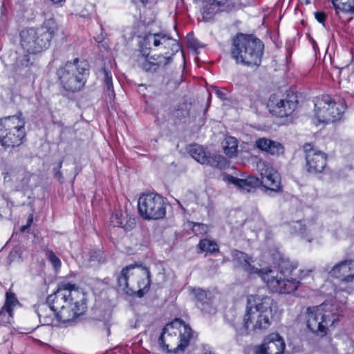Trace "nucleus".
<instances>
[{
	"label": "nucleus",
	"instance_id": "f257e3e1",
	"mask_svg": "<svg viewBox=\"0 0 354 354\" xmlns=\"http://www.w3.org/2000/svg\"><path fill=\"white\" fill-rule=\"evenodd\" d=\"M86 294L82 288L68 282L59 283L57 290L38 306L37 313L42 325H53L55 318L72 323L86 310Z\"/></svg>",
	"mask_w": 354,
	"mask_h": 354
},
{
	"label": "nucleus",
	"instance_id": "f03ea898",
	"mask_svg": "<svg viewBox=\"0 0 354 354\" xmlns=\"http://www.w3.org/2000/svg\"><path fill=\"white\" fill-rule=\"evenodd\" d=\"M57 30V25L53 19H48L37 28H28L20 32V44L28 53L18 56L14 64L15 71L22 74L24 69L32 66L35 55L46 50Z\"/></svg>",
	"mask_w": 354,
	"mask_h": 354
},
{
	"label": "nucleus",
	"instance_id": "7ed1b4c3",
	"mask_svg": "<svg viewBox=\"0 0 354 354\" xmlns=\"http://www.w3.org/2000/svg\"><path fill=\"white\" fill-rule=\"evenodd\" d=\"M263 48L264 45L260 39L252 35L239 34L233 40L231 54L237 64L259 66Z\"/></svg>",
	"mask_w": 354,
	"mask_h": 354
},
{
	"label": "nucleus",
	"instance_id": "20e7f679",
	"mask_svg": "<svg viewBox=\"0 0 354 354\" xmlns=\"http://www.w3.org/2000/svg\"><path fill=\"white\" fill-rule=\"evenodd\" d=\"M339 313L336 304L323 303L306 310L307 326L313 333L324 335L328 327L339 321Z\"/></svg>",
	"mask_w": 354,
	"mask_h": 354
},
{
	"label": "nucleus",
	"instance_id": "39448f33",
	"mask_svg": "<svg viewBox=\"0 0 354 354\" xmlns=\"http://www.w3.org/2000/svg\"><path fill=\"white\" fill-rule=\"evenodd\" d=\"M88 65L84 60L75 58L67 62L57 71V76L63 88L68 91H79L85 84Z\"/></svg>",
	"mask_w": 354,
	"mask_h": 354
},
{
	"label": "nucleus",
	"instance_id": "423d86ee",
	"mask_svg": "<svg viewBox=\"0 0 354 354\" xmlns=\"http://www.w3.org/2000/svg\"><path fill=\"white\" fill-rule=\"evenodd\" d=\"M26 136L21 114L0 118V144L5 148L19 146Z\"/></svg>",
	"mask_w": 354,
	"mask_h": 354
},
{
	"label": "nucleus",
	"instance_id": "0eeeda50",
	"mask_svg": "<svg viewBox=\"0 0 354 354\" xmlns=\"http://www.w3.org/2000/svg\"><path fill=\"white\" fill-rule=\"evenodd\" d=\"M139 37H142L140 41V47L145 50H154L160 51L159 55L163 57H169V63L173 56L178 53L181 47L178 42L169 34L161 31L160 32H149L144 36L138 33Z\"/></svg>",
	"mask_w": 354,
	"mask_h": 354
},
{
	"label": "nucleus",
	"instance_id": "6e6552de",
	"mask_svg": "<svg viewBox=\"0 0 354 354\" xmlns=\"http://www.w3.org/2000/svg\"><path fill=\"white\" fill-rule=\"evenodd\" d=\"M346 109L345 100L324 95L315 102V115L319 123H330L342 119Z\"/></svg>",
	"mask_w": 354,
	"mask_h": 354
},
{
	"label": "nucleus",
	"instance_id": "1a4fd4ad",
	"mask_svg": "<svg viewBox=\"0 0 354 354\" xmlns=\"http://www.w3.org/2000/svg\"><path fill=\"white\" fill-rule=\"evenodd\" d=\"M258 275L262 279L267 287L272 292L290 294L295 291L299 285V281L272 267L262 268Z\"/></svg>",
	"mask_w": 354,
	"mask_h": 354
},
{
	"label": "nucleus",
	"instance_id": "9d476101",
	"mask_svg": "<svg viewBox=\"0 0 354 354\" xmlns=\"http://www.w3.org/2000/svg\"><path fill=\"white\" fill-rule=\"evenodd\" d=\"M138 209L140 216L147 220L162 218L166 214L163 198L153 193L141 195L138 198Z\"/></svg>",
	"mask_w": 354,
	"mask_h": 354
},
{
	"label": "nucleus",
	"instance_id": "9b49d317",
	"mask_svg": "<svg viewBox=\"0 0 354 354\" xmlns=\"http://www.w3.org/2000/svg\"><path fill=\"white\" fill-rule=\"evenodd\" d=\"M295 93L288 94L285 98H279L277 95L270 96L268 102L270 112L277 117L283 118L291 115L297 107V99Z\"/></svg>",
	"mask_w": 354,
	"mask_h": 354
},
{
	"label": "nucleus",
	"instance_id": "f8f14e48",
	"mask_svg": "<svg viewBox=\"0 0 354 354\" xmlns=\"http://www.w3.org/2000/svg\"><path fill=\"white\" fill-rule=\"evenodd\" d=\"M257 167L261 176V185L265 188L266 192L270 191L274 193L281 192V176L277 170L263 160L257 162Z\"/></svg>",
	"mask_w": 354,
	"mask_h": 354
},
{
	"label": "nucleus",
	"instance_id": "ddd939ff",
	"mask_svg": "<svg viewBox=\"0 0 354 354\" xmlns=\"http://www.w3.org/2000/svg\"><path fill=\"white\" fill-rule=\"evenodd\" d=\"M272 313L259 312H245L243 319V326L240 329L235 328L236 333L240 335L247 334V330L251 328L253 330L266 329L270 325V319Z\"/></svg>",
	"mask_w": 354,
	"mask_h": 354
},
{
	"label": "nucleus",
	"instance_id": "4468645a",
	"mask_svg": "<svg viewBox=\"0 0 354 354\" xmlns=\"http://www.w3.org/2000/svg\"><path fill=\"white\" fill-rule=\"evenodd\" d=\"M304 151L306 153L307 171L314 174L322 172L326 166V155L310 143L304 145Z\"/></svg>",
	"mask_w": 354,
	"mask_h": 354
},
{
	"label": "nucleus",
	"instance_id": "2eb2a0df",
	"mask_svg": "<svg viewBox=\"0 0 354 354\" xmlns=\"http://www.w3.org/2000/svg\"><path fill=\"white\" fill-rule=\"evenodd\" d=\"M178 326H179V319H175L163 328L159 337L158 342L160 347L168 353H174V349L178 344Z\"/></svg>",
	"mask_w": 354,
	"mask_h": 354
},
{
	"label": "nucleus",
	"instance_id": "dca6fc26",
	"mask_svg": "<svg viewBox=\"0 0 354 354\" xmlns=\"http://www.w3.org/2000/svg\"><path fill=\"white\" fill-rule=\"evenodd\" d=\"M273 299L263 294L250 295L247 297V312H259L272 313Z\"/></svg>",
	"mask_w": 354,
	"mask_h": 354
},
{
	"label": "nucleus",
	"instance_id": "f3484780",
	"mask_svg": "<svg viewBox=\"0 0 354 354\" xmlns=\"http://www.w3.org/2000/svg\"><path fill=\"white\" fill-rule=\"evenodd\" d=\"M331 277L341 279L346 283L354 281V260H344L335 265L330 270Z\"/></svg>",
	"mask_w": 354,
	"mask_h": 354
},
{
	"label": "nucleus",
	"instance_id": "a211bd4d",
	"mask_svg": "<svg viewBox=\"0 0 354 354\" xmlns=\"http://www.w3.org/2000/svg\"><path fill=\"white\" fill-rule=\"evenodd\" d=\"M110 223L113 227H120L126 231L136 226L135 218L127 210H117L112 214Z\"/></svg>",
	"mask_w": 354,
	"mask_h": 354
},
{
	"label": "nucleus",
	"instance_id": "6ab92c4d",
	"mask_svg": "<svg viewBox=\"0 0 354 354\" xmlns=\"http://www.w3.org/2000/svg\"><path fill=\"white\" fill-rule=\"evenodd\" d=\"M232 261L236 267L241 268L249 274H259L261 269L256 268L251 263L252 259L247 254L239 250L232 252Z\"/></svg>",
	"mask_w": 354,
	"mask_h": 354
},
{
	"label": "nucleus",
	"instance_id": "aec40b11",
	"mask_svg": "<svg viewBox=\"0 0 354 354\" xmlns=\"http://www.w3.org/2000/svg\"><path fill=\"white\" fill-rule=\"evenodd\" d=\"M224 180L247 192H250L256 187L261 185L260 179L253 176H248L245 179H241L230 175H226L224 177Z\"/></svg>",
	"mask_w": 354,
	"mask_h": 354
},
{
	"label": "nucleus",
	"instance_id": "412c9836",
	"mask_svg": "<svg viewBox=\"0 0 354 354\" xmlns=\"http://www.w3.org/2000/svg\"><path fill=\"white\" fill-rule=\"evenodd\" d=\"M131 274L136 277H142V279L137 282L139 288L137 291V295L141 297L149 290L151 285L150 272L147 268L138 267L136 265L135 272Z\"/></svg>",
	"mask_w": 354,
	"mask_h": 354
},
{
	"label": "nucleus",
	"instance_id": "4be33fe9",
	"mask_svg": "<svg viewBox=\"0 0 354 354\" xmlns=\"http://www.w3.org/2000/svg\"><path fill=\"white\" fill-rule=\"evenodd\" d=\"M179 337L178 344L174 349V353H178L179 351H184L189 344V341L192 337V331L191 328L185 324L182 320L179 319V326H178Z\"/></svg>",
	"mask_w": 354,
	"mask_h": 354
},
{
	"label": "nucleus",
	"instance_id": "5701e85b",
	"mask_svg": "<svg viewBox=\"0 0 354 354\" xmlns=\"http://www.w3.org/2000/svg\"><path fill=\"white\" fill-rule=\"evenodd\" d=\"M189 290L194 296L196 301V305L198 308L208 314L215 313L216 310L210 304L205 290L199 288H190Z\"/></svg>",
	"mask_w": 354,
	"mask_h": 354
},
{
	"label": "nucleus",
	"instance_id": "b1692460",
	"mask_svg": "<svg viewBox=\"0 0 354 354\" xmlns=\"http://www.w3.org/2000/svg\"><path fill=\"white\" fill-rule=\"evenodd\" d=\"M292 233L298 234L308 242H311L316 236L315 227L312 224L306 225L301 221H292L290 223Z\"/></svg>",
	"mask_w": 354,
	"mask_h": 354
},
{
	"label": "nucleus",
	"instance_id": "393cba45",
	"mask_svg": "<svg viewBox=\"0 0 354 354\" xmlns=\"http://www.w3.org/2000/svg\"><path fill=\"white\" fill-rule=\"evenodd\" d=\"M255 146L259 149L266 151L271 155L279 156L283 152V147L281 143L266 138H261L257 140L255 142Z\"/></svg>",
	"mask_w": 354,
	"mask_h": 354
},
{
	"label": "nucleus",
	"instance_id": "a878e982",
	"mask_svg": "<svg viewBox=\"0 0 354 354\" xmlns=\"http://www.w3.org/2000/svg\"><path fill=\"white\" fill-rule=\"evenodd\" d=\"M227 0H202L201 14L204 21H208L213 19L219 10V6Z\"/></svg>",
	"mask_w": 354,
	"mask_h": 354
},
{
	"label": "nucleus",
	"instance_id": "bb28decb",
	"mask_svg": "<svg viewBox=\"0 0 354 354\" xmlns=\"http://www.w3.org/2000/svg\"><path fill=\"white\" fill-rule=\"evenodd\" d=\"M169 64V57H163L162 55L147 57L141 63L142 69L147 72H154L159 67H164Z\"/></svg>",
	"mask_w": 354,
	"mask_h": 354
},
{
	"label": "nucleus",
	"instance_id": "cd10ccee",
	"mask_svg": "<svg viewBox=\"0 0 354 354\" xmlns=\"http://www.w3.org/2000/svg\"><path fill=\"white\" fill-rule=\"evenodd\" d=\"M274 259L276 261L274 262L275 266L272 268L276 269L279 270V272H283L288 276L297 267V263L291 262L289 258L279 253L276 254Z\"/></svg>",
	"mask_w": 354,
	"mask_h": 354
},
{
	"label": "nucleus",
	"instance_id": "c85d7f7f",
	"mask_svg": "<svg viewBox=\"0 0 354 354\" xmlns=\"http://www.w3.org/2000/svg\"><path fill=\"white\" fill-rule=\"evenodd\" d=\"M3 175L5 181H9L13 178L19 180V184L17 186L19 190H25L28 187L32 177L30 172L24 170L19 171L17 174L15 171H11L10 172L3 173Z\"/></svg>",
	"mask_w": 354,
	"mask_h": 354
},
{
	"label": "nucleus",
	"instance_id": "c756f323",
	"mask_svg": "<svg viewBox=\"0 0 354 354\" xmlns=\"http://www.w3.org/2000/svg\"><path fill=\"white\" fill-rule=\"evenodd\" d=\"M136 268V264L129 265L124 268L120 272L118 277V283L122 290H126L129 288L128 281L129 277L133 275L131 273L135 272Z\"/></svg>",
	"mask_w": 354,
	"mask_h": 354
},
{
	"label": "nucleus",
	"instance_id": "7c9ffc66",
	"mask_svg": "<svg viewBox=\"0 0 354 354\" xmlns=\"http://www.w3.org/2000/svg\"><path fill=\"white\" fill-rule=\"evenodd\" d=\"M277 336V339L276 340L272 339L267 344H262L267 354H282L283 353L285 344L280 337Z\"/></svg>",
	"mask_w": 354,
	"mask_h": 354
},
{
	"label": "nucleus",
	"instance_id": "2f4dec72",
	"mask_svg": "<svg viewBox=\"0 0 354 354\" xmlns=\"http://www.w3.org/2000/svg\"><path fill=\"white\" fill-rule=\"evenodd\" d=\"M332 3L339 18L340 12L354 13V0H332Z\"/></svg>",
	"mask_w": 354,
	"mask_h": 354
},
{
	"label": "nucleus",
	"instance_id": "473e14b6",
	"mask_svg": "<svg viewBox=\"0 0 354 354\" xmlns=\"http://www.w3.org/2000/svg\"><path fill=\"white\" fill-rule=\"evenodd\" d=\"M222 147L227 156L235 157L237 153L238 141L234 137L227 136L222 142Z\"/></svg>",
	"mask_w": 354,
	"mask_h": 354
},
{
	"label": "nucleus",
	"instance_id": "72a5a7b5",
	"mask_svg": "<svg viewBox=\"0 0 354 354\" xmlns=\"http://www.w3.org/2000/svg\"><path fill=\"white\" fill-rule=\"evenodd\" d=\"M205 164L220 169H225L229 166V162L224 156L215 153L207 156Z\"/></svg>",
	"mask_w": 354,
	"mask_h": 354
},
{
	"label": "nucleus",
	"instance_id": "f704fd0d",
	"mask_svg": "<svg viewBox=\"0 0 354 354\" xmlns=\"http://www.w3.org/2000/svg\"><path fill=\"white\" fill-rule=\"evenodd\" d=\"M190 156L201 164H205L207 160V155L203 148L198 145H190L188 148Z\"/></svg>",
	"mask_w": 354,
	"mask_h": 354
},
{
	"label": "nucleus",
	"instance_id": "c9c22d12",
	"mask_svg": "<svg viewBox=\"0 0 354 354\" xmlns=\"http://www.w3.org/2000/svg\"><path fill=\"white\" fill-rule=\"evenodd\" d=\"M102 73L104 76V89H106L107 95L109 96L110 99L113 98L115 93L112 82L111 73L105 68L102 70Z\"/></svg>",
	"mask_w": 354,
	"mask_h": 354
},
{
	"label": "nucleus",
	"instance_id": "e433bc0d",
	"mask_svg": "<svg viewBox=\"0 0 354 354\" xmlns=\"http://www.w3.org/2000/svg\"><path fill=\"white\" fill-rule=\"evenodd\" d=\"M198 247L201 252L212 254L218 251V247L216 242L207 239H202L199 243Z\"/></svg>",
	"mask_w": 354,
	"mask_h": 354
},
{
	"label": "nucleus",
	"instance_id": "4c0bfd02",
	"mask_svg": "<svg viewBox=\"0 0 354 354\" xmlns=\"http://www.w3.org/2000/svg\"><path fill=\"white\" fill-rule=\"evenodd\" d=\"M19 304L15 295L10 292H7L6 294V301L2 308H4L7 312H13V308Z\"/></svg>",
	"mask_w": 354,
	"mask_h": 354
},
{
	"label": "nucleus",
	"instance_id": "58836bf2",
	"mask_svg": "<svg viewBox=\"0 0 354 354\" xmlns=\"http://www.w3.org/2000/svg\"><path fill=\"white\" fill-rule=\"evenodd\" d=\"M13 320V312H7L4 308L0 310V325L6 326Z\"/></svg>",
	"mask_w": 354,
	"mask_h": 354
},
{
	"label": "nucleus",
	"instance_id": "ea45409f",
	"mask_svg": "<svg viewBox=\"0 0 354 354\" xmlns=\"http://www.w3.org/2000/svg\"><path fill=\"white\" fill-rule=\"evenodd\" d=\"M46 254L48 260L53 266L55 270L56 271H58L60 269L62 265L60 259L55 255V254L52 250H48Z\"/></svg>",
	"mask_w": 354,
	"mask_h": 354
},
{
	"label": "nucleus",
	"instance_id": "a19ab883",
	"mask_svg": "<svg viewBox=\"0 0 354 354\" xmlns=\"http://www.w3.org/2000/svg\"><path fill=\"white\" fill-rule=\"evenodd\" d=\"M192 230L196 236H199L206 234L208 231V227L203 223H194Z\"/></svg>",
	"mask_w": 354,
	"mask_h": 354
},
{
	"label": "nucleus",
	"instance_id": "79ce46f5",
	"mask_svg": "<svg viewBox=\"0 0 354 354\" xmlns=\"http://www.w3.org/2000/svg\"><path fill=\"white\" fill-rule=\"evenodd\" d=\"M315 17L318 22L324 25V22L326 18V15L324 12H315Z\"/></svg>",
	"mask_w": 354,
	"mask_h": 354
},
{
	"label": "nucleus",
	"instance_id": "37998d69",
	"mask_svg": "<svg viewBox=\"0 0 354 354\" xmlns=\"http://www.w3.org/2000/svg\"><path fill=\"white\" fill-rule=\"evenodd\" d=\"M214 90H215L216 95L221 100H225L227 98L226 94L224 92H223L222 91L218 89L216 87L214 88Z\"/></svg>",
	"mask_w": 354,
	"mask_h": 354
},
{
	"label": "nucleus",
	"instance_id": "c03bdc74",
	"mask_svg": "<svg viewBox=\"0 0 354 354\" xmlns=\"http://www.w3.org/2000/svg\"><path fill=\"white\" fill-rule=\"evenodd\" d=\"M62 160H61L59 164H58V166H57V171L56 173V176H58L59 178H62V174L60 171V169L62 168Z\"/></svg>",
	"mask_w": 354,
	"mask_h": 354
},
{
	"label": "nucleus",
	"instance_id": "a18cd8bd",
	"mask_svg": "<svg viewBox=\"0 0 354 354\" xmlns=\"http://www.w3.org/2000/svg\"><path fill=\"white\" fill-rule=\"evenodd\" d=\"M1 18L3 21V17L5 15V8L3 2L0 1Z\"/></svg>",
	"mask_w": 354,
	"mask_h": 354
},
{
	"label": "nucleus",
	"instance_id": "49530a36",
	"mask_svg": "<svg viewBox=\"0 0 354 354\" xmlns=\"http://www.w3.org/2000/svg\"><path fill=\"white\" fill-rule=\"evenodd\" d=\"M187 42L188 44L194 48H198L201 47L199 45H198V43L196 41H191L189 39H188Z\"/></svg>",
	"mask_w": 354,
	"mask_h": 354
},
{
	"label": "nucleus",
	"instance_id": "de8ad7c7",
	"mask_svg": "<svg viewBox=\"0 0 354 354\" xmlns=\"http://www.w3.org/2000/svg\"><path fill=\"white\" fill-rule=\"evenodd\" d=\"M256 354H267V352L265 349H263V347L261 345L257 349Z\"/></svg>",
	"mask_w": 354,
	"mask_h": 354
},
{
	"label": "nucleus",
	"instance_id": "09e8293b",
	"mask_svg": "<svg viewBox=\"0 0 354 354\" xmlns=\"http://www.w3.org/2000/svg\"><path fill=\"white\" fill-rule=\"evenodd\" d=\"M32 221H33V216H32V214H30L28 216L26 225H28V226L30 227V225L32 224Z\"/></svg>",
	"mask_w": 354,
	"mask_h": 354
},
{
	"label": "nucleus",
	"instance_id": "8fccbe9b",
	"mask_svg": "<svg viewBox=\"0 0 354 354\" xmlns=\"http://www.w3.org/2000/svg\"><path fill=\"white\" fill-rule=\"evenodd\" d=\"M104 325L106 330V335L109 336L111 333L109 325L107 324H104Z\"/></svg>",
	"mask_w": 354,
	"mask_h": 354
},
{
	"label": "nucleus",
	"instance_id": "3c124183",
	"mask_svg": "<svg viewBox=\"0 0 354 354\" xmlns=\"http://www.w3.org/2000/svg\"><path fill=\"white\" fill-rule=\"evenodd\" d=\"M135 3H141L142 5H145L148 0H133Z\"/></svg>",
	"mask_w": 354,
	"mask_h": 354
},
{
	"label": "nucleus",
	"instance_id": "603ef678",
	"mask_svg": "<svg viewBox=\"0 0 354 354\" xmlns=\"http://www.w3.org/2000/svg\"><path fill=\"white\" fill-rule=\"evenodd\" d=\"M29 227L28 225H22L20 228L21 232H24L26 231V229Z\"/></svg>",
	"mask_w": 354,
	"mask_h": 354
},
{
	"label": "nucleus",
	"instance_id": "864d4df0",
	"mask_svg": "<svg viewBox=\"0 0 354 354\" xmlns=\"http://www.w3.org/2000/svg\"><path fill=\"white\" fill-rule=\"evenodd\" d=\"M52 2H53L54 3H59L62 1H64L65 0H50Z\"/></svg>",
	"mask_w": 354,
	"mask_h": 354
},
{
	"label": "nucleus",
	"instance_id": "5fc2aeb1",
	"mask_svg": "<svg viewBox=\"0 0 354 354\" xmlns=\"http://www.w3.org/2000/svg\"><path fill=\"white\" fill-rule=\"evenodd\" d=\"M145 49V48H142V51L143 52V54H145V52H144Z\"/></svg>",
	"mask_w": 354,
	"mask_h": 354
}]
</instances>
